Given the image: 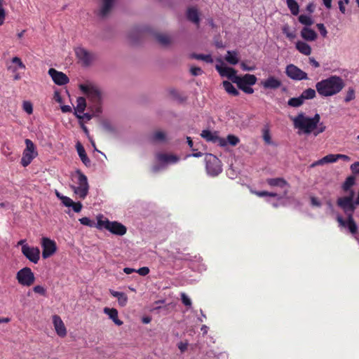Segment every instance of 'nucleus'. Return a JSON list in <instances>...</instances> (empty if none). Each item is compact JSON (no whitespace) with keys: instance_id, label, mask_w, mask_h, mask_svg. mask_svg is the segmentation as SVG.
<instances>
[{"instance_id":"nucleus-45","label":"nucleus","mask_w":359,"mask_h":359,"mask_svg":"<svg viewBox=\"0 0 359 359\" xmlns=\"http://www.w3.org/2000/svg\"><path fill=\"white\" fill-rule=\"evenodd\" d=\"M6 18V11L3 8V0H0V25H2Z\"/></svg>"},{"instance_id":"nucleus-31","label":"nucleus","mask_w":359,"mask_h":359,"mask_svg":"<svg viewBox=\"0 0 359 359\" xmlns=\"http://www.w3.org/2000/svg\"><path fill=\"white\" fill-rule=\"evenodd\" d=\"M262 138H263V140L264 141V142L268 145L271 144L272 141H271V133H270L269 124L267 123L264 126V127L262 128Z\"/></svg>"},{"instance_id":"nucleus-11","label":"nucleus","mask_w":359,"mask_h":359,"mask_svg":"<svg viewBox=\"0 0 359 359\" xmlns=\"http://www.w3.org/2000/svg\"><path fill=\"white\" fill-rule=\"evenodd\" d=\"M286 75L292 80L307 79V74L294 65H288L285 68Z\"/></svg>"},{"instance_id":"nucleus-30","label":"nucleus","mask_w":359,"mask_h":359,"mask_svg":"<svg viewBox=\"0 0 359 359\" xmlns=\"http://www.w3.org/2000/svg\"><path fill=\"white\" fill-rule=\"evenodd\" d=\"M266 183L271 187H283L288 185L287 181L282 177L268 178Z\"/></svg>"},{"instance_id":"nucleus-6","label":"nucleus","mask_w":359,"mask_h":359,"mask_svg":"<svg viewBox=\"0 0 359 359\" xmlns=\"http://www.w3.org/2000/svg\"><path fill=\"white\" fill-rule=\"evenodd\" d=\"M26 148L22 153V157L21 158V164L24 167L29 165L32 160L37 156L35 145L33 142L29 139H26L25 141Z\"/></svg>"},{"instance_id":"nucleus-34","label":"nucleus","mask_w":359,"mask_h":359,"mask_svg":"<svg viewBox=\"0 0 359 359\" xmlns=\"http://www.w3.org/2000/svg\"><path fill=\"white\" fill-rule=\"evenodd\" d=\"M191 57L194 58V59H196V60H203L207 63H212L213 62V59L210 54L203 55V54L193 53L191 55Z\"/></svg>"},{"instance_id":"nucleus-55","label":"nucleus","mask_w":359,"mask_h":359,"mask_svg":"<svg viewBox=\"0 0 359 359\" xmlns=\"http://www.w3.org/2000/svg\"><path fill=\"white\" fill-rule=\"evenodd\" d=\"M191 72L194 76H198L202 74V69L200 67H191Z\"/></svg>"},{"instance_id":"nucleus-13","label":"nucleus","mask_w":359,"mask_h":359,"mask_svg":"<svg viewBox=\"0 0 359 359\" xmlns=\"http://www.w3.org/2000/svg\"><path fill=\"white\" fill-rule=\"evenodd\" d=\"M42 257L47 259L52 256L57 250L56 243L54 241L48 238H43L41 242Z\"/></svg>"},{"instance_id":"nucleus-41","label":"nucleus","mask_w":359,"mask_h":359,"mask_svg":"<svg viewBox=\"0 0 359 359\" xmlns=\"http://www.w3.org/2000/svg\"><path fill=\"white\" fill-rule=\"evenodd\" d=\"M282 31L285 36L290 39H293L296 37V34L294 32H291L288 25H285L282 28Z\"/></svg>"},{"instance_id":"nucleus-28","label":"nucleus","mask_w":359,"mask_h":359,"mask_svg":"<svg viewBox=\"0 0 359 359\" xmlns=\"http://www.w3.org/2000/svg\"><path fill=\"white\" fill-rule=\"evenodd\" d=\"M109 292L114 297L117 298L118 304L121 306L123 307L127 304L128 297L125 293L121 292H117V291H115L113 290H109Z\"/></svg>"},{"instance_id":"nucleus-43","label":"nucleus","mask_w":359,"mask_h":359,"mask_svg":"<svg viewBox=\"0 0 359 359\" xmlns=\"http://www.w3.org/2000/svg\"><path fill=\"white\" fill-rule=\"evenodd\" d=\"M79 222L81 224L90 227L93 226L95 224L93 221L90 220L88 217H86L79 219Z\"/></svg>"},{"instance_id":"nucleus-47","label":"nucleus","mask_w":359,"mask_h":359,"mask_svg":"<svg viewBox=\"0 0 359 359\" xmlns=\"http://www.w3.org/2000/svg\"><path fill=\"white\" fill-rule=\"evenodd\" d=\"M12 63L15 65L19 69H25V66L21 61L20 58L18 57H14L12 59Z\"/></svg>"},{"instance_id":"nucleus-16","label":"nucleus","mask_w":359,"mask_h":359,"mask_svg":"<svg viewBox=\"0 0 359 359\" xmlns=\"http://www.w3.org/2000/svg\"><path fill=\"white\" fill-rule=\"evenodd\" d=\"M215 68L222 76L226 77L231 82L234 83L235 77H237L238 76L236 74V71L234 69L226 66H223L222 65H217Z\"/></svg>"},{"instance_id":"nucleus-56","label":"nucleus","mask_w":359,"mask_h":359,"mask_svg":"<svg viewBox=\"0 0 359 359\" xmlns=\"http://www.w3.org/2000/svg\"><path fill=\"white\" fill-rule=\"evenodd\" d=\"M344 4L345 3L342 0L338 1L339 8L342 14L346 13V7Z\"/></svg>"},{"instance_id":"nucleus-36","label":"nucleus","mask_w":359,"mask_h":359,"mask_svg":"<svg viewBox=\"0 0 359 359\" xmlns=\"http://www.w3.org/2000/svg\"><path fill=\"white\" fill-rule=\"evenodd\" d=\"M182 91H170L172 98L177 102L182 103L186 100V97L181 95Z\"/></svg>"},{"instance_id":"nucleus-15","label":"nucleus","mask_w":359,"mask_h":359,"mask_svg":"<svg viewBox=\"0 0 359 359\" xmlns=\"http://www.w3.org/2000/svg\"><path fill=\"white\" fill-rule=\"evenodd\" d=\"M48 74L51 77L53 82L58 86L65 85L69 81L68 76L65 74L53 68H50L48 70Z\"/></svg>"},{"instance_id":"nucleus-27","label":"nucleus","mask_w":359,"mask_h":359,"mask_svg":"<svg viewBox=\"0 0 359 359\" xmlns=\"http://www.w3.org/2000/svg\"><path fill=\"white\" fill-rule=\"evenodd\" d=\"M295 47L299 53L304 55L308 56L311 53V47L304 41H298L295 44Z\"/></svg>"},{"instance_id":"nucleus-24","label":"nucleus","mask_w":359,"mask_h":359,"mask_svg":"<svg viewBox=\"0 0 359 359\" xmlns=\"http://www.w3.org/2000/svg\"><path fill=\"white\" fill-rule=\"evenodd\" d=\"M104 313L109 316V318L117 325H123V321L118 319V311L116 309H110L108 307L104 308Z\"/></svg>"},{"instance_id":"nucleus-25","label":"nucleus","mask_w":359,"mask_h":359,"mask_svg":"<svg viewBox=\"0 0 359 359\" xmlns=\"http://www.w3.org/2000/svg\"><path fill=\"white\" fill-rule=\"evenodd\" d=\"M187 18L191 22L198 25L200 22L199 13L195 7L189 8L187 11Z\"/></svg>"},{"instance_id":"nucleus-21","label":"nucleus","mask_w":359,"mask_h":359,"mask_svg":"<svg viewBox=\"0 0 359 359\" xmlns=\"http://www.w3.org/2000/svg\"><path fill=\"white\" fill-rule=\"evenodd\" d=\"M76 148L78 154H79L81 161L83 162V163L87 167L90 166V160L88 157V156L86 153L85 149L83 147V145L81 144V142H78L76 143Z\"/></svg>"},{"instance_id":"nucleus-52","label":"nucleus","mask_w":359,"mask_h":359,"mask_svg":"<svg viewBox=\"0 0 359 359\" xmlns=\"http://www.w3.org/2000/svg\"><path fill=\"white\" fill-rule=\"evenodd\" d=\"M70 207L72 208L73 210L75 212H79L81 209H82V204L81 202H74L73 201V204L72 205H71Z\"/></svg>"},{"instance_id":"nucleus-44","label":"nucleus","mask_w":359,"mask_h":359,"mask_svg":"<svg viewBox=\"0 0 359 359\" xmlns=\"http://www.w3.org/2000/svg\"><path fill=\"white\" fill-rule=\"evenodd\" d=\"M33 291L35 293L39 294L42 296H46V290L41 285H36L33 287Z\"/></svg>"},{"instance_id":"nucleus-60","label":"nucleus","mask_w":359,"mask_h":359,"mask_svg":"<svg viewBox=\"0 0 359 359\" xmlns=\"http://www.w3.org/2000/svg\"><path fill=\"white\" fill-rule=\"evenodd\" d=\"M223 86L225 90H236L229 81H224Z\"/></svg>"},{"instance_id":"nucleus-3","label":"nucleus","mask_w":359,"mask_h":359,"mask_svg":"<svg viewBox=\"0 0 359 359\" xmlns=\"http://www.w3.org/2000/svg\"><path fill=\"white\" fill-rule=\"evenodd\" d=\"M96 227L98 229L104 228L111 233L118 236H123L127 231V229L123 224L118 222H110L108 219L102 220L99 219L96 224Z\"/></svg>"},{"instance_id":"nucleus-42","label":"nucleus","mask_w":359,"mask_h":359,"mask_svg":"<svg viewBox=\"0 0 359 359\" xmlns=\"http://www.w3.org/2000/svg\"><path fill=\"white\" fill-rule=\"evenodd\" d=\"M22 108L23 110L28 114H32L33 113V106L29 101H24L22 104Z\"/></svg>"},{"instance_id":"nucleus-53","label":"nucleus","mask_w":359,"mask_h":359,"mask_svg":"<svg viewBox=\"0 0 359 359\" xmlns=\"http://www.w3.org/2000/svg\"><path fill=\"white\" fill-rule=\"evenodd\" d=\"M140 276H144L149 273V269L147 266L141 267L136 271Z\"/></svg>"},{"instance_id":"nucleus-2","label":"nucleus","mask_w":359,"mask_h":359,"mask_svg":"<svg viewBox=\"0 0 359 359\" xmlns=\"http://www.w3.org/2000/svg\"><path fill=\"white\" fill-rule=\"evenodd\" d=\"M344 87V81L337 76H331L316 85V90H342Z\"/></svg>"},{"instance_id":"nucleus-35","label":"nucleus","mask_w":359,"mask_h":359,"mask_svg":"<svg viewBox=\"0 0 359 359\" xmlns=\"http://www.w3.org/2000/svg\"><path fill=\"white\" fill-rule=\"evenodd\" d=\"M156 38L163 46H167L171 43V38L167 34H158L156 36Z\"/></svg>"},{"instance_id":"nucleus-33","label":"nucleus","mask_w":359,"mask_h":359,"mask_svg":"<svg viewBox=\"0 0 359 359\" xmlns=\"http://www.w3.org/2000/svg\"><path fill=\"white\" fill-rule=\"evenodd\" d=\"M287 6L290 9L291 13L294 15H297L299 13V6L295 0H287Z\"/></svg>"},{"instance_id":"nucleus-19","label":"nucleus","mask_w":359,"mask_h":359,"mask_svg":"<svg viewBox=\"0 0 359 359\" xmlns=\"http://www.w3.org/2000/svg\"><path fill=\"white\" fill-rule=\"evenodd\" d=\"M261 83L263 87L265 88L276 89L280 88L281 86V81L273 76H269L266 80L262 81Z\"/></svg>"},{"instance_id":"nucleus-1","label":"nucleus","mask_w":359,"mask_h":359,"mask_svg":"<svg viewBox=\"0 0 359 359\" xmlns=\"http://www.w3.org/2000/svg\"><path fill=\"white\" fill-rule=\"evenodd\" d=\"M292 120L295 128L303 131L305 134H310L317 128L320 116L318 114H316L313 118H309L303 113H300L297 116L292 118Z\"/></svg>"},{"instance_id":"nucleus-23","label":"nucleus","mask_w":359,"mask_h":359,"mask_svg":"<svg viewBox=\"0 0 359 359\" xmlns=\"http://www.w3.org/2000/svg\"><path fill=\"white\" fill-rule=\"evenodd\" d=\"M79 90H99L100 86L93 80L86 79L79 85Z\"/></svg>"},{"instance_id":"nucleus-50","label":"nucleus","mask_w":359,"mask_h":359,"mask_svg":"<svg viewBox=\"0 0 359 359\" xmlns=\"http://www.w3.org/2000/svg\"><path fill=\"white\" fill-rule=\"evenodd\" d=\"M317 27L320 33V34L323 36V37H325L327 36V31L325 28V27L324 26L323 24L322 23H318L317 24Z\"/></svg>"},{"instance_id":"nucleus-48","label":"nucleus","mask_w":359,"mask_h":359,"mask_svg":"<svg viewBox=\"0 0 359 359\" xmlns=\"http://www.w3.org/2000/svg\"><path fill=\"white\" fill-rule=\"evenodd\" d=\"M60 199L62 201V203L64 204V205H65L66 207H70L71 205H72L73 204V201L67 197V196H62L60 197Z\"/></svg>"},{"instance_id":"nucleus-26","label":"nucleus","mask_w":359,"mask_h":359,"mask_svg":"<svg viewBox=\"0 0 359 359\" xmlns=\"http://www.w3.org/2000/svg\"><path fill=\"white\" fill-rule=\"evenodd\" d=\"M156 158L158 161L162 163H177L179 160V158L172 154H167L163 153H158L156 154Z\"/></svg>"},{"instance_id":"nucleus-63","label":"nucleus","mask_w":359,"mask_h":359,"mask_svg":"<svg viewBox=\"0 0 359 359\" xmlns=\"http://www.w3.org/2000/svg\"><path fill=\"white\" fill-rule=\"evenodd\" d=\"M61 110L64 113L70 112L72 111V107L69 105H63L61 106Z\"/></svg>"},{"instance_id":"nucleus-58","label":"nucleus","mask_w":359,"mask_h":359,"mask_svg":"<svg viewBox=\"0 0 359 359\" xmlns=\"http://www.w3.org/2000/svg\"><path fill=\"white\" fill-rule=\"evenodd\" d=\"M337 158H338V160H343L344 161L348 162L351 161V158L345 154H337Z\"/></svg>"},{"instance_id":"nucleus-17","label":"nucleus","mask_w":359,"mask_h":359,"mask_svg":"<svg viewBox=\"0 0 359 359\" xmlns=\"http://www.w3.org/2000/svg\"><path fill=\"white\" fill-rule=\"evenodd\" d=\"M53 323L57 335L60 337H65L67 335V329L61 318L57 315H54L53 316Z\"/></svg>"},{"instance_id":"nucleus-14","label":"nucleus","mask_w":359,"mask_h":359,"mask_svg":"<svg viewBox=\"0 0 359 359\" xmlns=\"http://www.w3.org/2000/svg\"><path fill=\"white\" fill-rule=\"evenodd\" d=\"M316 96V91H303L302 94L298 97H292L288 100V105L297 107L301 106L304 100L312 99Z\"/></svg>"},{"instance_id":"nucleus-10","label":"nucleus","mask_w":359,"mask_h":359,"mask_svg":"<svg viewBox=\"0 0 359 359\" xmlns=\"http://www.w3.org/2000/svg\"><path fill=\"white\" fill-rule=\"evenodd\" d=\"M75 53L79 62L85 67L90 65L95 60V55L82 47L75 48Z\"/></svg>"},{"instance_id":"nucleus-64","label":"nucleus","mask_w":359,"mask_h":359,"mask_svg":"<svg viewBox=\"0 0 359 359\" xmlns=\"http://www.w3.org/2000/svg\"><path fill=\"white\" fill-rule=\"evenodd\" d=\"M332 0H323V3L324 6L327 9H330L332 8Z\"/></svg>"},{"instance_id":"nucleus-51","label":"nucleus","mask_w":359,"mask_h":359,"mask_svg":"<svg viewBox=\"0 0 359 359\" xmlns=\"http://www.w3.org/2000/svg\"><path fill=\"white\" fill-rule=\"evenodd\" d=\"M351 170L353 174L359 175V162H355L351 165Z\"/></svg>"},{"instance_id":"nucleus-37","label":"nucleus","mask_w":359,"mask_h":359,"mask_svg":"<svg viewBox=\"0 0 359 359\" xmlns=\"http://www.w3.org/2000/svg\"><path fill=\"white\" fill-rule=\"evenodd\" d=\"M298 19L300 23L306 26H310L313 23V20H312L311 16L306 15H300Z\"/></svg>"},{"instance_id":"nucleus-5","label":"nucleus","mask_w":359,"mask_h":359,"mask_svg":"<svg viewBox=\"0 0 359 359\" xmlns=\"http://www.w3.org/2000/svg\"><path fill=\"white\" fill-rule=\"evenodd\" d=\"M78 175V186H72L74 192L81 199H84L89 190V184L87 177L79 170H76Z\"/></svg>"},{"instance_id":"nucleus-22","label":"nucleus","mask_w":359,"mask_h":359,"mask_svg":"<svg viewBox=\"0 0 359 359\" xmlns=\"http://www.w3.org/2000/svg\"><path fill=\"white\" fill-rule=\"evenodd\" d=\"M355 177L354 175L348 176L344 182L341 185V189L344 193H346L347 195L350 194V191H354L352 189V187L355 184Z\"/></svg>"},{"instance_id":"nucleus-46","label":"nucleus","mask_w":359,"mask_h":359,"mask_svg":"<svg viewBox=\"0 0 359 359\" xmlns=\"http://www.w3.org/2000/svg\"><path fill=\"white\" fill-rule=\"evenodd\" d=\"M326 129L325 126L323 123H318L317 125V128L315 129L316 130L313 132L314 135L317 136L320 133H323Z\"/></svg>"},{"instance_id":"nucleus-18","label":"nucleus","mask_w":359,"mask_h":359,"mask_svg":"<svg viewBox=\"0 0 359 359\" xmlns=\"http://www.w3.org/2000/svg\"><path fill=\"white\" fill-rule=\"evenodd\" d=\"M115 4V0H101L98 15L104 18L111 12Z\"/></svg>"},{"instance_id":"nucleus-62","label":"nucleus","mask_w":359,"mask_h":359,"mask_svg":"<svg viewBox=\"0 0 359 359\" xmlns=\"http://www.w3.org/2000/svg\"><path fill=\"white\" fill-rule=\"evenodd\" d=\"M178 348L182 353L184 352L187 349V344L180 342L178 344Z\"/></svg>"},{"instance_id":"nucleus-29","label":"nucleus","mask_w":359,"mask_h":359,"mask_svg":"<svg viewBox=\"0 0 359 359\" xmlns=\"http://www.w3.org/2000/svg\"><path fill=\"white\" fill-rule=\"evenodd\" d=\"M149 140L153 143L163 142L166 140V134L163 131L156 130L150 136Z\"/></svg>"},{"instance_id":"nucleus-38","label":"nucleus","mask_w":359,"mask_h":359,"mask_svg":"<svg viewBox=\"0 0 359 359\" xmlns=\"http://www.w3.org/2000/svg\"><path fill=\"white\" fill-rule=\"evenodd\" d=\"M86 106V99L82 97H79L77 99V106L76 110L79 113H83Z\"/></svg>"},{"instance_id":"nucleus-32","label":"nucleus","mask_w":359,"mask_h":359,"mask_svg":"<svg viewBox=\"0 0 359 359\" xmlns=\"http://www.w3.org/2000/svg\"><path fill=\"white\" fill-rule=\"evenodd\" d=\"M225 60L231 65H236L238 63V53L234 50H228L225 56Z\"/></svg>"},{"instance_id":"nucleus-49","label":"nucleus","mask_w":359,"mask_h":359,"mask_svg":"<svg viewBox=\"0 0 359 359\" xmlns=\"http://www.w3.org/2000/svg\"><path fill=\"white\" fill-rule=\"evenodd\" d=\"M181 299L182 303L187 306H190L191 305V301L185 293L181 294Z\"/></svg>"},{"instance_id":"nucleus-39","label":"nucleus","mask_w":359,"mask_h":359,"mask_svg":"<svg viewBox=\"0 0 359 359\" xmlns=\"http://www.w3.org/2000/svg\"><path fill=\"white\" fill-rule=\"evenodd\" d=\"M226 145L236 146L240 142V139L234 135H228L226 139Z\"/></svg>"},{"instance_id":"nucleus-20","label":"nucleus","mask_w":359,"mask_h":359,"mask_svg":"<svg viewBox=\"0 0 359 359\" xmlns=\"http://www.w3.org/2000/svg\"><path fill=\"white\" fill-rule=\"evenodd\" d=\"M301 36L307 41H313L317 39V33L308 27H304L301 31Z\"/></svg>"},{"instance_id":"nucleus-4","label":"nucleus","mask_w":359,"mask_h":359,"mask_svg":"<svg viewBox=\"0 0 359 359\" xmlns=\"http://www.w3.org/2000/svg\"><path fill=\"white\" fill-rule=\"evenodd\" d=\"M205 161L208 175L215 177L222 171V162L216 156L212 154H206Z\"/></svg>"},{"instance_id":"nucleus-57","label":"nucleus","mask_w":359,"mask_h":359,"mask_svg":"<svg viewBox=\"0 0 359 359\" xmlns=\"http://www.w3.org/2000/svg\"><path fill=\"white\" fill-rule=\"evenodd\" d=\"M241 67L244 71H253L255 69V66L249 67L243 62L241 63Z\"/></svg>"},{"instance_id":"nucleus-61","label":"nucleus","mask_w":359,"mask_h":359,"mask_svg":"<svg viewBox=\"0 0 359 359\" xmlns=\"http://www.w3.org/2000/svg\"><path fill=\"white\" fill-rule=\"evenodd\" d=\"M54 99L57 102L60 104L62 103V100L60 95V91H55Z\"/></svg>"},{"instance_id":"nucleus-8","label":"nucleus","mask_w":359,"mask_h":359,"mask_svg":"<svg viewBox=\"0 0 359 359\" xmlns=\"http://www.w3.org/2000/svg\"><path fill=\"white\" fill-rule=\"evenodd\" d=\"M201 136L207 142L217 144L219 147H224L226 146V140L219 137L217 131L212 132L209 130H203L201 133Z\"/></svg>"},{"instance_id":"nucleus-12","label":"nucleus","mask_w":359,"mask_h":359,"mask_svg":"<svg viewBox=\"0 0 359 359\" xmlns=\"http://www.w3.org/2000/svg\"><path fill=\"white\" fill-rule=\"evenodd\" d=\"M22 253L30 262L36 264L40 259V250L37 247H30L27 244L22 247Z\"/></svg>"},{"instance_id":"nucleus-54","label":"nucleus","mask_w":359,"mask_h":359,"mask_svg":"<svg viewBox=\"0 0 359 359\" xmlns=\"http://www.w3.org/2000/svg\"><path fill=\"white\" fill-rule=\"evenodd\" d=\"M355 91H348V93L344 99L346 102H348L355 99Z\"/></svg>"},{"instance_id":"nucleus-9","label":"nucleus","mask_w":359,"mask_h":359,"mask_svg":"<svg viewBox=\"0 0 359 359\" xmlns=\"http://www.w3.org/2000/svg\"><path fill=\"white\" fill-rule=\"evenodd\" d=\"M257 81V77L253 74H247L243 76H237L235 77L234 83L240 90H252L248 86L254 85Z\"/></svg>"},{"instance_id":"nucleus-7","label":"nucleus","mask_w":359,"mask_h":359,"mask_svg":"<svg viewBox=\"0 0 359 359\" xmlns=\"http://www.w3.org/2000/svg\"><path fill=\"white\" fill-rule=\"evenodd\" d=\"M16 279L19 284L29 287L34 283L35 276L30 268L25 267L18 271Z\"/></svg>"},{"instance_id":"nucleus-40","label":"nucleus","mask_w":359,"mask_h":359,"mask_svg":"<svg viewBox=\"0 0 359 359\" xmlns=\"http://www.w3.org/2000/svg\"><path fill=\"white\" fill-rule=\"evenodd\" d=\"M337 154H328V155L324 156L323 158H322L323 164L335 163L336 161H338V158H337Z\"/></svg>"},{"instance_id":"nucleus-59","label":"nucleus","mask_w":359,"mask_h":359,"mask_svg":"<svg viewBox=\"0 0 359 359\" xmlns=\"http://www.w3.org/2000/svg\"><path fill=\"white\" fill-rule=\"evenodd\" d=\"M318 92L320 93V94H321L323 96L328 97V96H331V95L336 94L339 91H318Z\"/></svg>"}]
</instances>
